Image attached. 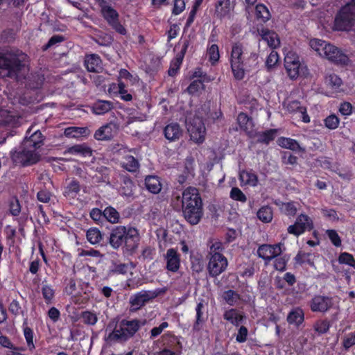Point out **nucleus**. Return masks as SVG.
<instances>
[{"label":"nucleus","instance_id":"f257e3e1","mask_svg":"<svg viewBox=\"0 0 355 355\" xmlns=\"http://www.w3.org/2000/svg\"><path fill=\"white\" fill-rule=\"evenodd\" d=\"M181 202L184 219L192 225L199 223L203 216V207L198 190L192 187L184 189Z\"/></svg>","mask_w":355,"mask_h":355},{"label":"nucleus","instance_id":"f03ea898","mask_svg":"<svg viewBox=\"0 0 355 355\" xmlns=\"http://www.w3.org/2000/svg\"><path fill=\"white\" fill-rule=\"evenodd\" d=\"M26 55L21 52L0 53V76L16 78L25 68Z\"/></svg>","mask_w":355,"mask_h":355},{"label":"nucleus","instance_id":"7ed1b4c3","mask_svg":"<svg viewBox=\"0 0 355 355\" xmlns=\"http://www.w3.org/2000/svg\"><path fill=\"white\" fill-rule=\"evenodd\" d=\"M146 321L139 320H125L123 319L116 322L114 329L110 332L107 338L108 342L125 343L130 338L133 337L138 330L144 325Z\"/></svg>","mask_w":355,"mask_h":355},{"label":"nucleus","instance_id":"20e7f679","mask_svg":"<svg viewBox=\"0 0 355 355\" xmlns=\"http://www.w3.org/2000/svg\"><path fill=\"white\" fill-rule=\"evenodd\" d=\"M355 26V0L343 6L336 15L334 28L339 31H349Z\"/></svg>","mask_w":355,"mask_h":355},{"label":"nucleus","instance_id":"39448f33","mask_svg":"<svg viewBox=\"0 0 355 355\" xmlns=\"http://www.w3.org/2000/svg\"><path fill=\"white\" fill-rule=\"evenodd\" d=\"M243 47L239 43H235L232 47L231 67L234 77L241 80L245 76V63L243 58Z\"/></svg>","mask_w":355,"mask_h":355},{"label":"nucleus","instance_id":"423d86ee","mask_svg":"<svg viewBox=\"0 0 355 355\" xmlns=\"http://www.w3.org/2000/svg\"><path fill=\"white\" fill-rule=\"evenodd\" d=\"M187 130L191 140L198 144L204 141L206 129L200 117L195 116L190 118L187 122Z\"/></svg>","mask_w":355,"mask_h":355},{"label":"nucleus","instance_id":"0eeeda50","mask_svg":"<svg viewBox=\"0 0 355 355\" xmlns=\"http://www.w3.org/2000/svg\"><path fill=\"white\" fill-rule=\"evenodd\" d=\"M22 150L19 151H15L12 154V159L16 164L20 165H30L37 162L40 159V155L35 152V150H32L31 148H25L22 145Z\"/></svg>","mask_w":355,"mask_h":355},{"label":"nucleus","instance_id":"6e6552de","mask_svg":"<svg viewBox=\"0 0 355 355\" xmlns=\"http://www.w3.org/2000/svg\"><path fill=\"white\" fill-rule=\"evenodd\" d=\"M284 66L291 79H296L300 75L304 73V67L300 63L298 55L294 52L290 51L286 55Z\"/></svg>","mask_w":355,"mask_h":355},{"label":"nucleus","instance_id":"1a4fd4ad","mask_svg":"<svg viewBox=\"0 0 355 355\" xmlns=\"http://www.w3.org/2000/svg\"><path fill=\"white\" fill-rule=\"evenodd\" d=\"M228 265L227 259L221 253H214L209 257L207 265L209 274L216 277L223 272Z\"/></svg>","mask_w":355,"mask_h":355},{"label":"nucleus","instance_id":"9d476101","mask_svg":"<svg viewBox=\"0 0 355 355\" xmlns=\"http://www.w3.org/2000/svg\"><path fill=\"white\" fill-rule=\"evenodd\" d=\"M313 227L311 219L306 214L300 215L293 225L288 226V232L298 236L306 230Z\"/></svg>","mask_w":355,"mask_h":355},{"label":"nucleus","instance_id":"9b49d317","mask_svg":"<svg viewBox=\"0 0 355 355\" xmlns=\"http://www.w3.org/2000/svg\"><path fill=\"white\" fill-rule=\"evenodd\" d=\"M159 293L157 291H141L130 297L131 307L134 310H138L150 300L155 298Z\"/></svg>","mask_w":355,"mask_h":355},{"label":"nucleus","instance_id":"f8f14e48","mask_svg":"<svg viewBox=\"0 0 355 355\" xmlns=\"http://www.w3.org/2000/svg\"><path fill=\"white\" fill-rule=\"evenodd\" d=\"M322 57L336 64H347L349 61L347 55L343 53V51L336 46L329 43L326 49H324Z\"/></svg>","mask_w":355,"mask_h":355},{"label":"nucleus","instance_id":"ddd939ff","mask_svg":"<svg viewBox=\"0 0 355 355\" xmlns=\"http://www.w3.org/2000/svg\"><path fill=\"white\" fill-rule=\"evenodd\" d=\"M282 252L281 243L275 245L263 244L258 248L257 254L259 257L266 261L267 264L272 259L280 255Z\"/></svg>","mask_w":355,"mask_h":355},{"label":"nucleus","instance_id":"4468645a","mask_svg":"<svg viewBox=\"0 0 355 355\" xmlns=\"http://www.w3.org/2000/svg\"><path fill=\"white\" fill-rule=\"evenodd\" d=\"M331 306V299L328 297L321 295L315 296L311 302V309L314 312H326Z\"/></svg>","mask_w":355,"mask_h":355},{"label":"nucleus","instance_id":"2eb2a0df","mask_svg":"<svg viewBox=\"0 0 355 355\" xmlns=\"http://www.w3.org/2000/svg\"><path fill=\"white\" fill-rule=\"evenodd\" d=\"M164 259L166 261V269L171 272H177L180 268V259L177 250L173 248L167 250Z\"/></svg>","mask_w":355,"mask_h":355},{"label":"nucleus","instance_id":"dca6fc26","mask_svg":"<svg viewBox=\"0 0 355 355\" xmlns=\"http://www.w3.org/2000/svg\"><path fill=\"white\" fill-rule=\"evenodd\" d=\"M126 230L125 226H118L112 230L110 236V243L113 248L117 249L124 243Z\"/></svg>","mask_w":355,"mask_h":355},{"label":"nucleus","instance_id":"f3484780","mask_svg":"<svg viewBox=\"0 0 355 355\" xmlns=\"http://www.w3.org/2000/svg\"><path fill=\"white\" fill-rule=\"evenodd\" d=\"M116 124L113 123H107L96 131L94 138L99 141L110 140L116 133Z\"/></svg>","mask_w":355,"mask_h":355},{"label":"nucleus","instance_id":"a211bd4d","mask_svg":"<svg viewBox=\"0 0 355 355\" xmlns=\"http://www.w3.org/2000/svg\"><path fill=\"white\" fill-rule=\"evenodd\" d=\"M139 233L137 230L133 227L127 229L124 243L128 250H135L138 246Z\"/></svg>","mask_w":355,"mask_h":355},{"label":"nucleus","instance_id":"6ab92c4d","mask_svg":"<svg viewBox=\"0 0 355 355\" xmlns=\"http://www.w3.org/2000/svg\"><path fill=\"white\" fill-rule=\"evenodd\" d=\"M43 140L42 132L40 130H35L30 135L29 137H26L23 142V146H24L25 148H33L35 150L43 144Z\"/></svg>","mask_w":355,"mask_h":355},{"label":"nucleus","instance_id":"aec40b11","mask_svg":"<svg viewBox=\"0 0 355 355\" xmlns=\"http://www.w3.org/2000/svg\"><path fill=\"white\" fill-rule=\"evenodd\" d=\"M166 139L170 141L178 140L182 135V130L177 123H172L167 125L164 130Z\"/></svg>","mask_w":355,"mask_h":355},{"label":"nucleus","instance_id":"412c9836","mask_svg":"<svg viewBox=\"0 0 355 355\" xmlns=\"http://www.w3.org/2000/svg\"><path fill=\"white\" fill-rule=\"evenodd\" d=\"M102 62L100 57L96 54L86 56L85 64L87 69L90 72L99 73L102 71Z\"/></svg>","mask_w":355,"mask_h":355},{"label":"nucleus","instance_id":"4be33fe9","mask_svg":"<svg viewBox=\"0 0 355 355\" xmlns=\"http://www.w3.org/2000/svg\"><path fill=\"white\" fill-rule=\"evenodd\" d=\"M259 33L263 40L266 41L269 47L276 49L280 44V40L278 35L274 31L268 29H261Z\"/></svg>","mask_w":355,"mask_h":355},{"label":"nucleus","instance_id":"5701e85b","mask_svg":"<svg viewBox=\"0 0 355 355\" xmlns=\"http://www.w3.org/2000/svg\"><path fill=\"white\" fill-rule=\"evenodd\" d=\"M286 109L290 112H297L300 114V117L302 118L304 123H309L310 118L306 114V110L305 107L300 105V103L297 101H291L286 104Z\"/></svg>","mask_w":355,"mask_h":355},{"label":"nucleus","instance_id":"b1692460","mask_svg":"<svg viewBox=\"0 0 355 355\" xmlns=\"http://www.w3.org/2000/svg\"><path fill=\"white\" fill-rule=\"evenodd\" d=\"M135 188V186L132 180L125 175L121 176V187L119 190L121 195L127 198L132 197Z\"/></svg>","mask_w":355,"mask_h":355},{"label":"nucleus","instance_id":"393cba45","mask_svg":"<svg viewBox=\"0 0 355 355\" xmlns=\"http://www.w3.org/2000/svg\"><path fill=\"white\" fill-rule=\"evenodd\" d=\"M146 189L152 193H159L162 190V184L157 176L149 175L145 179Z\"/></svg>","mask_w":355,"mask_h":355},{"label":"nucleus","instance_id":"a878e982","mask_svg":"<svg viewBox=\"0 0 355 355\" xmlns=\"http://www.w3.org/2000/svg\"><path fill=\"white\" fill-rule=\"evenodd\" d=\"M64 135L67 137L78 138L87 137L90 134V130L86 127H69L64 130Z\"/></svg>","mask_w":355,"mask_h":355},{"label":"nucleus","instance_id":"bb28decb","mask_svg":"<svg viewBox=\"0 0 355 355\" xmlns=\"http://www.w3.org/2000/svg\"><path fill=\"white\" fill-rule=\"evenodd\" d=\"M237 122L241 130L245 132H250L252 130V120L245 113L241 112L237 117Z\"/></svg>","mask_w":355,"mask_h":355},{"label":"nucleus","instance_id":"cd10ccee","mask_svg":"<svg viewBox=\"0 0 355 355\" xmlns=\"http://www.w3.org/2000/svg\"><path fill=\"white\" fill-rule=\"evenodd\" d=\"M287 321L291 324L299 326L304 321V312L300 309H293L287 316Z\"/></svg>","mask_w":355,"mask_h":355},{"label":"nucleus","instance_id":"c85d7f7f","mask_svg":"<svg viewBox=\"0 0 355 355\" xmlns=\"http://www.w3.org/2000/svg\"><path fill=\"white\" fill-rule=\"evenodd\" d=\"M80 154L83 156H91L92 149L85 144H77L69 148L64 153Z\"/></svg>","mask_w":355,"mask_h":355},{"label":"nucleus","instance_id":"c756f323","mask_svg":"<svg viewBox=\"0 0 355 355\" xmlns=\"http://www.w3.org/2000/svg\"><path fill=\"white\" fill-rule=\"evenodd\" d=\"M231 8L230 0H219L216 6V13L222 18L230 12Z\"/></svg>","mask_w":355,"mask_h":355},{"label":"nucleus","instance_id":"7c9ffc66","mask_svg":"<svg viewBox=\"0 0 355 355\" xmlns=\"http://www.w3.org/2000/svg\"><path fill=\"white\" fill-rule=\"evenodd\" d=\"M112 103L107 101H98L93 105V112L96 114H103L112 109Z\"/></svg>","mask_w":355,"mask_h":355},{"label":"nucleus","instance_id":"2f4dec72","mask_svg":"<svg viewBox=\"0 0 355 355\" xmlns=\"http://www.w3.org/2000/svg\"><path fill=\"white\" fill-rule=\"evenodd\" d=\"M122 166L130 172H135L139 168V164L133 156L128 155L124 157Z\"/></svg>","mask_w":355,"mask_h":355},{"label":"nucleus","instance_id":"473e14b6","mask_svg":"<svg viewBox=\"0 0 355 355\" xmlns=\"http://www.w3.org/2000/svg\"><path fill=\"white\" fill-rule=\"evenodd\" d=\"M101 12L104 18L110 25H112L118 21L119 15L117 12L110 6L102 8Z\"/></svg>","mask_w":355,"mask_h":355},{"label":"nucleus","instance_id":"72a5a7b5","mask_svg":"<svg viewBox=\"0 0 355 355\" xmlns=\"http://www.w3.org/2000/svg\"><path fill=\"white\" fill-rule=\"evenodd\" d=\"M277 144L279 146L292 150H301L297 141L291 138L281 137L278 139Z\"/></svg>","mask_w":355,"mask_h":355},{"label":"nucleus","instance_id":"f704fd0d","mask_svg":"<svg viewBox=\"0 0 355 355\" xmlns=\"http://www.w3.org/2000/svg\"><path fill=\"white\" fill-rule=\"evenodd\" d=\"M80 319L85 324L89 326L95 325L98 320L97 314L91 311H83L80 314Z\"/></svg>","mask_w":355,"mask_h":355},{"label":"nucleus","instance_id":"c9c22d12","mask_svg":"<svg viewBox=\"0 0 355 355\" xmlns=\"http://www.w3.org/2000/svg\"><path fill=\"white\" fill-rule=\"evenodd\" d=\"M240 180L244 184L255 187L258 182L257 175L251 171H242L240 173Z\"/></svg>","mask_w":355,"mask_h":355},{"label":"nucleus","instance_id":"e433bc0d","mask_svg":"<svg viewBox=\"0 0 355 355\" xmlns=\"http://www.w3.org/2000/svg\"><path fill=\"white\" fill-rule=\"evenodd\" d=\"M224 318L234 325L238 326L243 320V315L235 309H230L225 311L224 313Z\"/></svg>","mask_w":355,"mask_h":355},{"label":"nucleus","instance_id":"4c0bfd02","mask_svg":"<svg viewBox=\"0 0 355 355\" xmlns=\"http://www.w3.org/2000/svg\"><path fill=\"white\" fill-rule=\"evenodd\" d=\"M257 217L264 223H269L272 219V209L268 206H263L257 211Z\"/></svg>","mask_w":355,"mask_h":355},{"label":"nucleus","instance_id":"58836bf2","mask_svg":"<svg viewBox=\"0 0 355 355\" xmlns=\"http://www.w3.org/2000/svg\"><path fill=\"white\" fill-rule=\"evenodd\" d=\"M103 216L107 221L116 223L119 221V213L112 207H107L103 211Z\"/></svg>","mask_w":355,"mask_h":355},{"label":"nucleus","instance_id":"ea45409f","mask_svg":"<svg viewBox=\"0 0 355 355\" xmlns=\"http://www.w3.org/2000/svg\"><path fill=\"white\" fill-rule=\"evenodd\" d=\"M277 130L270 129L258 134L257 141L260 143L268 144L270 141L274 140L276 137Z\"/></svg>","mask_w":355,"mask_h":355},{"label":"nucleus","instance_id":"a19ab883","mask_svg":"<svg viewBox=\"0 0 355 355\" xmlns=\"http://www.w3.org/2000/svg\"><path fill=\"white\" fill-rule=\"evenodd\" d=\"M204 308V304L202 302H199L196 308V320L195 323L193 324V330L198 331L200 330V325L202 324L205 322V318L202 317V309Z\"/></svg>","mask_w":355,"mask_h":355},{"label":"nucleus","instance_id":"79ce46f5","mask_svg":"<svg viewBox=\"0 0 355 355\" xmlns=\"http://www.w3.org/2000/svg\"><path fill=\"white\" fill-rule=\"evenodd\" d=\"M223 300L230 305L236 304L240 300L239 295L233 290H228L223 295Z\"/></svg>","mask_w":355,"mask_h":355},{"label":"nucleus","instance_id":"37998d69","mask_svg":"<svg viewBox=\"0 0 355 355\" xmlns=\"http://www.w3.org/2000/svg\"><path fill=\"white\" fill-rule=\"evenodd\" d=\"M327 44V42L318 39H313L310 41V46L320 56L322 55Z\"/></svg>","mask_w":355,"mask_h":355},{"label":"nucleus","instance_id":"c03bdc74","mask_svg":"<svg viewBox=\"0 0 355 355\" xmlns=\"http://www.w3.org/2000/svg\"><path fill=\"white\" fill-rule=\"evenodd\" d=\"M256 16L263 22L268 21L270 17L268 9L263 4H258L256 6Z\"/></svg>","mask_w":355,"mask_h":355},{"label":"nucleus","instance_id":"a18cd8bd","mask_svg":"<svg viewBox=\"0 0 355 355\" xmlns=\"http://www.w3.org/2000/svg\"><path fill=\"white\" fill-rule=\"evenodd\" d=\"M280 209L284 214L290 216H295L297 211V207L293 202L282 203Z\"/></svg>","mask_w":355,"mask_h":355},{"label":"nucleus","instance_id":"49530a36","mask_svg":"<svg viewBox=\"0 0 355 355\" xmlns=\"http://www.w3.org/2000/svg\"><path fill=\"white\" fill-rule=\"evenodd\" d=\"M87 239L92 244H96L101 240V232L97 228L89 229L87 232Z\"/></svg>","mask_w":355,"mask_h":355},{"label":"nucleus","instance_id":"de8ad7c7","mask_svg":"<svg viewBox=\"0 0 355 355\" xmlns=\"http://www.w3.org/2000/svg\"><path fill=\"white\" fill-rule=\"evenodd\" d=\"M324 122L326 128L329 130H335L338 127L340 120L336 115L331 114L325 118Z\"/></svg>","mask_w":355,"mask_h":355},{"label":"nucleus","instance_id":"09e8293b","mask_svg":"<svg viewBox=\"0 0 355 355\" xmlns=\"http://www.w3.org/2000/svg\"><path fill=\"white\" fill-rule=\"evenodd\" d=\"M325 83L331 87L337 89L341 85L342 80L337 75L333 73L326 76Z\"/></svg>","mask_w":355,"mask_h":355},{"label":"nucleus","instance_id":"8fccbe9b","mask_svg":"<svg viewBox=\"0 0 355 355\" xmlns=\"http://www.w3.org/2000/svg\"><path fill=\"white\" fill-rule=\"evenodd\" d=\"M230 196L232 200L236 201L241 202H245L247 201V197L238 187H233L231 189Z\"/></svg>","mask_w":355,"mask_h":355},{"label":"nucleus","instance_id":"3c124183","mask_svg":"<svg viewBox=\"0 0 355 355\" xmlns=\"http://www.w3.org/2000/svg\"><path fill=\"white\" fill-rule=\"evenodd\" d=\"M130 270L129 266L126 263H114L112 264L110 272L115 274H126Z\"/></svg>","mask_w":355,"mask_h":355},{"label":"nucleus","instance_id":"603ef678","mask_svg":"<svg viewBox=\"0 0 355 355\" xmlns=\"http://www.w3.org/2000/svg\"><path fill=\"white\" fill-rule=\"evenodd\" d=\"M204 89V84L200 80H193L187 87V92L190 94H195Z\"/></svg>","mask_w":355,"mask_h":355},{"label":"nucleus","instance_id":"864d4df0","mask_svg":"<svg viewBox=\"0 0 355 355\" xmlns=\"http://www.w3.org/2000/svg\"><path fill=\"white\" fill-rule=\"evenodd\" d=\"M207 54L212 64L216 63L220 58L218 46L216 44H212L207 50Z\"/></svg>","mask_w":355,"mask_h":355},{"label":"nucleus","instance_id":"5fc2aeb1","mask_svg":"<svg viewBox=\"0 0 355 355\" xmlns=\"http://www.w3.org/2000/svg\"><path fill=\"white\" fill-rule=\"evenodd\" d=\"M329 327V323L327 320L318 321L313 325L314 330L320 334L327 333Z\"/></svg>","mask_w":355,"mask_h":355},{"label":"nucleus","instance_id":"6e6d98bb","mask_svg":"<svg viewBox=\"0 0 355 355\" xmlns=\"http://www.w3.org/2000/svg\"><path fill=\"white\" fill-rule=\"evenodd\" d=\"M24 337L26 338L29 350L32 351L35 349L33 343V333L31 328L26 327L24 329Z\"/></svg>","mask_w":355,"mask_h":355},{"label":"nucleus","instance_id":"4d7b16f0","mask_svg":"<svg viewBox=\"0 0 355 355\" xmlns=\"http://www.w3.org/2000/svg\"><path fill=\"white\" fill-rule=\"evenodd\" d=\"M42 293L46 302L47 304L51 303L54 297V291L53 288L48 285H44L42 288Z\"/></svg>","mask_w":355,"mask_h":355},{"label":"nucleus","instance_id":"13d9d810","mask_svg":"<svg viewBox=\"0 0 355 355\" xmlns=\"http://www.w3.org/2000/svg\"><path fill=\"white\" fill-rule=\"evenodd\" d=\"M339 261L341 263H345L350 266L355 267V259L353 256L349 253H342L339 257Z\"/></svg>","mask_w":355,"mask_h":355},{"label":"nucleus","instance_id":"bf43d9fd","mask_svg":"<svg viewBox=\"0 0 355 355\" xmlns=\"http://www.w3.org/2000/svg\"><path fill=\"white\" fill-rule=\"evenodd\" d=\"M10 211L13 216H18L21 211V206L17 198H12L10 202Z\"/></svg>","mask_w":355,"mask_h":355},{"label":"nucleus","instance_id":"052dcab7","mask_svg":"<svg viewBox=\"0 0 355 355\" xmlns=\"http://www.w3.org/2000/svg\"><path fill=\"white\" fill-rule=\"evenodd\" d=\"M329 239L335 246H340L341 245V240L338 233L334 230H329L327 231Z\"/></svg>","mask_w":355,"mask_h":355},{"label":"nucleus","instance_id":"680f3d73","mask_svg":"<svg viewBox=\"0 0 355 355\" xmlns=\"http://www.w3.org/2000/svg\"><path fill=\"white\" fill-rule=\"evenodd\" d=\"M340 113L343 116H349L352 112V105L350 103L344 102L341 103L339 108Z\"/></svg>","mask_w":355,"mask_h":355},{"label":"nucleus","instance_id":"e2e57ef3","mask_svg":"<svg viewBox=\"0 0 355 355\" xmlns=\"http://www.w3.org/2000/svg\"><path fill=\"white\" fill-rule=\"evenodd\" d=\"M278 54L276 51H272L268 57L267 58L266 64L270 68L274 66L278 61Z\"/></svg>","mask_w":355,"mask_h":355},{"label":"nucleus","instance_id":"0e129e2a","mask_svg":"<svg viewBox=\"0 0 355 355\" xmlns=\"http://www.w3.org/2000/svg\"><path fill=\"white\" fill-rule=\"evenodd\" d=\"M80 191V184L78 181H71L67 188L66 193L69 195L71 193L77 194Z\"/></svg>","mask_w":355,"mask_h":355},{"label":"nucleus","instance_id":"69168bd1","mask_svg":"<svg viewBox=\"0 0 355 355\" xmlns=\"http://www.w3.org/2000/svg\"><path fill=\"white\" fill-rule=\"evenodd\" d=\"M168 324L166 322H162L159 327H156L152 329L151 333V338H155L159 336L164 329L168 327Z\"/></svg>","mask_w":355,"mask_h":355},{"label":"nucleus","instance_id":"338daca9","mask_svg":"<svg viewBox=\"0 0 355 355\" xmlns=\"http://www.w3.org/2000/svg\"><path fill=\"white\" fill-rule=\"evenodd\" d=\"M343 347L345 349H349L355 345V334H350L347 336L343 342Z\"/></svg>","mask_w":355,"mask_h":355},{"label":"nucleus","instance_id":"774afa93","mask_svg":"<svg viewBox=\"0 0 355 355\" xmlns=\"http://www.w3.org/2000/svg\"><path fill=\"white\" fill-rule=\"evenodd\" d=\"M286 260L284 257L276 258L274 263V267L276 270L283 271L286 269Z\"/></svg>","mask_w":355,"mask_h":355}]
</instances>
